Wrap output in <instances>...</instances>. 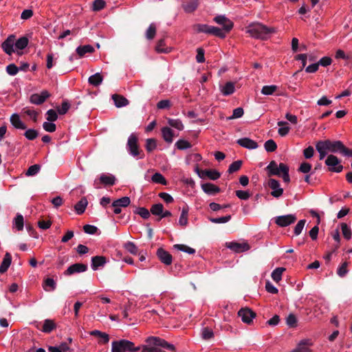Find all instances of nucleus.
Returning a JSON list of instances; mask_svg holds the SVG:
<instances>
[{
    "mask_svg": "<svg viewBox=\"0 0 352 352\" xmlns=\"http://www.w3.org/2000/svg\"><path fill=\"white\" fill-rule=\"evenodd\" d=\"M161 131L164 140L168 144H171L174 137L173 131L170 127L164 126L162 128Z\"/></svg>",
    "mask_w": 352,
    "mask_h": 352,
    "instance_id": "nucleus-24",
    "label": "nucleus"
},
{
    "mask_svg": "<svg viewBox=\"0 0 352 352\" xmlns=\"http://www.w3.org/2000/svg\"><path fill=\"white\" fill-rule=\"evenodd\" d=\"M156 34V26L154 23L150 24L148 26L146 32V37L148 40H152L154 38Z\"/></svg>",
    "mask_w": 352,
    "mask_h": 352,
    "instance_id": "nucleus-51",
    "label": "nucleus"
},
{
    "mask_svg": "<svg viewBox=\"0 0 352 352\" xmlns=\"http://www.w3.org/2000/svg\"><path fill=\"white\" fill-rule=\"evenodd\" d=\"M146 343L148 345H153L156 347L160 346L162 348L166 349L170 351H175V347L173 344L168 343L164 339H162L158 337H149L146 339Z\"/></svg>",
    "mask_w": 352,
    "mask_h": 352,
    "instance_id": "nucleus-8",
    "label": "nucleus"
},
{
    "mask_svg": "<svg viewBox=\"0 0 352 352\" xmlns=\"http://www.w3.org/2000/svg\"><path fill=\"white\" fill-rule=\"evenodd\" d=\"M103 80V77L100 73H96L88 78V82L90 85L98 87L99 86Z\"/></svg>",
    "mask_w": 352,
    "mask_h": 352,
    "instance_id": "nucleus-34",
    "label": "nucleus"
},
{
    "mask_svg": "<svg viewBox=\"0 0 352 352\" xmlns=\"http://www.w3.org/2000/svg\"><path fill=\"white\" fill-rule=\"evenodd\" d=\"M165 41L164 38L160 39L157 43L155 50L159 53H168L170 52V50L165 47Z\"/></svg>",
    "mask_w": 352,
    "mask_h": 352,
    "instance_id": "nucleus-43",
    "label": "nucleus"
},
{
    "mask_svg": "<svg viewBox=\"0 0 352 352\" xmlns=\"http://www.w3.org/2000/svg\"><path fill=\"white\" fill-rule=\"evenodd\" d=\"M348 265V262L345 261L338 268L337 274L339 276L344 277L347 274Z\"/></svg>",
    "mask_w": 352,
    "mask_h": 352,
    "instance_id": "nucleus-61",
    "label": "nucleus"
},
{
    "mask_svg": "<svg viewBox=\"0 0 352 352\" xmlns=\"http://www.w3.org/2000/svg\"><path fill=\"white\" fill-rule=\"evenodd\" d=\"M267 175L268 177L272 176H279L282 177L283 180L286 182V164L284 163H280L278 165L277 163L272 160L270 162L267 166L265 168Z\"/></svg>",
    "mask_w": 352,
    "mask_h": 352,
    "instance_id": "nucleus-5",
    "label": "nucleus"
},
{
    "mask_svg": "<svg viewBox=\"0 0 352 352\" xmlns=\"http://www.w3.org/2000/svg\"><path fill=\"white\" fill-rule=\"evenodd\" d=\"M124 249L129 253L136 255L138 254V248L133 242L128 241L124 244Z\"/></svg>",
    "mask_w": 352,
    "mask_h": 352,
    "instance_id": "nucleus-38",
    "label": "nucleus"
},
{
    "mask_svg": "<svg viewBox=\"0 0 352 352\" xmlns=\"http://www.w3.org/2000/svg\"><path fill=\"white\" fill-rule=\"evenodd\" d=\"M213 21L222 25V28L228 32H230L234 26L233 22L224 15H217L213 19Z\"/></svg>",
    "mask_w": 352,
    "mask_h": 352,
    "instance_id": "nucleus-11",
    "label": "nucleus"
},
{
    "mask_svg": "<svg viewBox=\"0 0 352 352\" xmlns=\"http://www.w3.org/2000/svg\"><path fill=\"white\" fill-rule=\"evenodd\" d=\"M341 228H342V234H343L344 237L346 239H348V240L350 239L351 237V234H352L351 228L345 223H341Z\"/></svg>",
    "mask_w": 352,
    "mask_h": 352,
    "instance_id": "nucleus-56",
    "label": "nucleus"
},
{
    "mask_svg": "<svg viewBox=\"0 0 352 352\" xmlns=\"http://www.w3.org/2000/svg\"><path fill=\"white\" fill-rule=\"evenodd\" d=\"M111 98L118 108L125 107L129 104V100L122 95L115 94Z\"/></svg>",
    "mask_w": 352,
    "mask_h": 352,
    "instance_id": "nucleus-26",
    "label": "nucleus"
},
{
    "mask_svg": "<svg viewBox=\"0 0 352 352\" xmlns=\"http://www.w3.org/2000/svg\"><path fill=\"white\" fill-rule=\"evenodd\" d=\"M316 148L320 154V160H323L327 155V150L324 148L320 141L317 142Z\"/></svg>",
    "mask_w": 352,
    "mask_h": 352,
    "instance_id": "nucleus-50",
    "label": "nucleus"
},
{
    "mask_svg": "<svg viewBox=\"0 0 352 352\" xmlns=\"http://www.w3.org/2000/svg\"><path fill=\"white\" fill-rule=\"evenodd\" d=\"M135 213L138 214L143 219H147L150 217L151 212L144 207H140L135 210Z\"/></svg>",
    "mask_w": 352,
    "mask_h": 352,
    "instance_id": "nucleus-55",
    "label": "nucleus"
},
{
    "mask_svg": "<svg viewBox=\"0 0 352 352\" xmlns=\"http://www.w3.org/2000/svg\"><path fill=\"white\" fill-rule=\"evenodd\" d=\"M156 255L161 263L166 265H170L173 262L172 255L163 248L157 250Z\"/></svg>",
    "mask_w": 352,
    "mask_h": 352,
    "instance_id": "nucleus-13",
    "label": "nucleus"
},
{
    "mask_svg": "<svg viewBox=\"0 0 352 352\" xmlns=\"http://www.w3.org/2000/svg\"><path fill=\"white\" fill-rule=\"evenodd\" d=\"M106 2L104 0H94L92 9L94 11H100L104 8Z\"/></svg>",
    "mask_w": 352,
    "mask_h": 352,
    "instance_id": "nucleus-58",
    "label": "nucleus"
},
{
    "mask_svg": "<svg viewBox=\"0 0 352 352\" xmlns=\"http://www.w3.org/2000/svg\"><path fill=\"white\" fill-rule=\"evenodd\" d=\"M298 326V320L294 314H289L287 316V327L295 328Z\"/></svg>",
    "mask_w": 352,
    "mask_h": 352,
    "instance_id": "nucleus-53",
    "label": "nucleus"
},
{
    "mask_svg": "<svg viewBox=\"0 0 352 352\" xmlns=\"http://www.w3.org/2000/svg\"><path fill=\"white\" fill-rule=\"evenodd\" d=\"M311 167L312 166H311V164H309L307 162H303L300 164L298 170L300 173H308L309 172L311 171Z\"/></svg>",
    "mask_w": 352,
    "mask_h": 352,
    "instance_id": "nucleus-62",
    "label": "nucleus"
},
{
    "mask_svg": "<svg viewBox=\"0 0 352 352\" xmlns=\"http://www.w3.org/2000/svg\"><path fill=\"white\" fill-rule=\"evenodd\" d=\"M195 171L198 174L199 177L202 179L208 177L209 179H210L212 180H217L221 176L220 173L216 170H212V169L200 170L198 166H197L195 167Z\"/></svg>",
    "mask_w": 352,
    "mask_h": 352,
    "instance_id": "nucleus-9",
    "label": "nucleus"
},
{
    "mask_svg": "<svg viewBox=\"0 0 352 352\" xmlns=\"http://www.w3.org/2000/svg\"><path fill=\"white\" fill-rule=\"evenodd\" d=\"M264 148L267 152L272 153L276 150L277 145L274 140L270 139L265 142Z\"/></svg>",
    "mask_w": 352,
    "mask_h": 352,
    "instance_id": "nucleus-47",
    "label": "nucleus"
},
{
    "mask_svg": "<svg viewBox=\"0 0 352 352\" xmlns=\"http://www.w3.org/2000/svg\"><path fill=\"white\" fill-rule=\"evenodd\" d=\"M24 136L28 140H34L38 136V132L36 129H29L25 131Z\"/></svg>",
    "mask_w": 352,
    "mask_h": 352,
    "instance_id": "nucleus-46",
    "label": "nucleus"
},
{
    "mask_svg": "<svg viewBox=\"0 0 352 352\" xmlns=\"http://www.w3.org/2000/svg\"><path fill=\"white\" fill-rule=\"evenodd\" d=\"M157 148V142L154 138H148L146 140L145 148L148 153H151Z\"/></svg>",
    "mask_w": 352,
    "mask_h": 352,
    "instance_id": "nucleus-42",
    "label": "nucleus"
},
{
    "mask_svg": "<svg viewBox=\"0 0 352 352\" xmlns=\"http://www.w3.org/2000/svg\"><path fill=\"white\" fill-rule=\"evenodd\" d=\"M242 164L241 160L234 161L230 165L228 170V173L231 174L238 171L241 168Z\"/></svg>",
    "mask_w": 352,
    "mask_h": 352,
    "instance_id": "nucleus-54",
    "label": "nucleus"
},
{
    "mask_svg": "<svg viewBox=\"0 0 352 352\" xmlns=\"http://www.w3.org/2000/svg\"><path fill=\"white\" fill-rule=\"evenodd\" d=\"M56 328V324L54 320L46 319L44 320L41 331L44 333H50Z\"/></svg>",
    "mask_w": 352,
    "mask_h": 352,
    "instance_id": "nucleus-31",
    "label": "nucleus"
},
{
    "mask_svg": "<svg viewBox=\"0 0 352 352\" xmlns=\"http://www.w3.org/2000/svg\"><path fill=\"white\" fill-rule=\"evenodd\" d=\"M141 349L135 346L133 342L122 339L112 342L111 352H137Z\"/></svg>",
    "mask_w": 352,
    "mask_h": 352,
    "instance_id": "nucleus-2",
    "label": "nucleus"
},
{
    "mask_svg": "<svg viewBox=\"0 0 352 352\" xmlns=\"http://www.w3.org/2000/svg\"><path fill=\"white\" fill-rule=\"evenodd\" d=\"M274 32L273 28H269L261 23L250 24L247 28V33L251 36L262 40L267 39Z\"/></svg>",
    "mask_w": 352,
    "mask_h": 352,
    "instance_id": "nucleus-1",
    "label": "nucleus"
},
{
    "mask_svg": "<svg viewBox=\"0 0 352 352\" xmlns=\"http://www.w3.org/2000/svg\"><path fill=\"white\" fill-rule=\"evenodd\" d=\"M24 227V219L22 214H17L12 222V228L17 231H21Z\"/></svg>",
    "mask_w": 352,
    "mask_h": 352,
    "instance_id": "nucleus-28",
    "label": "nucleus"
},
{
    "mask_svg": "<svg viewBox=\"0 0 352 352\" xmlns=\"http://www.w3.org/2000/svg\"><path fill=\"white\" fill-rule=\"evenodd\" d=\"M88 201L86 197L81 198L80 200L78 201L74 206V209L76 213L78 214H82V213H84Z\"/></svg>",
    "mask_w": 352,
    "mask_h": 352,
    "instance_id": "nucleus-30",
    "label": "nucleus"
},
{
    "mask_svg": "<svg viewBox=\"0 0 352 352\" xmlns=\"http://www.w3.org/2000/svg\"><path fill=\"white\" fill-rule=\"evenodd\" d=\"M174 248L182 252H184L186 253H188L189 254H193L195 253V250L194 248H192L184 244H175L174 245Z\"/></svg>",
    "mask_w": 352,
    "mask_h": 352,
    "instance_id": "nucleus-41",
    "label": "nucleus"
},
{
    "mask_svg": "<svg viewBox=\"0 0 352 352\" xmlns=\"http://www.w3.org/2000/svg\"><path fill=\"white\" fill-rule=\"evenodd\" d=\"M268 186L272 190L271 195L274 197H278L283 193V189L280 187L279 182L274 179H270L267 182Z\"/></svg>",
    "mask_w": 352,
    "mask_h": 352,
    "instance_id": "nucleus-16",
    "label": "nucleus"
},
{
    "mask_svg": "<svg viewBox=\"0 0 352 352\" xmlns=\"http://www.w3.org/2000/svg\"><path fill=\"white\" fill-rule=\"evenodd\" d=\"M87 270V265L84 263H75L70 265L64 272L66 276L72 275L74 273L84 272Z\"/></svg>",
    "mask_w": 352,
    "mask_h": 352,
    "instance_id": "nucleus-17",
    "label": "nucleus"
},
{
    "mask_svg": "<svg viewBox=\"0 0 352 352\" xmlns=\"http://www.w3.org/2000/svg\"><path fill=\"white\" fill-rule=\"evenodd\" d=\"M238 316L241 317V320L246 323L250 324L253 318L256 317V314L250 308H241L238 311Z\"/></svg>",
    "mask_w": 352,
    "mask_h": 352,
    "instance_id": "nucleus-12",
    "label": "nucleus"
},
{
    "mask_svg": "<svg viewBox=\"0 0 352 352\" xmlns=\"http://www.w3.org/2000/svg\"><path fill=\"white\" fill-rule=\"evenodd\" d=\"M168 124L173 128L177 129L179 131H182L184 129V124L179 119H168Z\"/></svg>",
    "mask_w": 352,
    "mask_h": 352,
    "instance_id": "nucleus-39",
    "label": "nucleus"
},
{
    "mask_svg": "<svg viewBox=\"0 0 352 352\" xmlns=\"http://www.w3.org/2000/svg\"><path fill=\"white\" fill-rule=\"evenodd\" d=\"M236 142L241 146L248 149H255L258 147L257 142L248 138H240L237 140Z\"/></svg>",
    "mask_w": 352,
    "mask_h": 352,
    "instance_id": "nucleus-20",
    "label": "nucleus"
},
{
    "mask_svg": "<svg viewBox=\"0 0 352 352\" xmlns=\"http://www.w3.org/2000/svg\"><path fill=\"white\" fill-rule=\"evenodd\" d=\"M28 38L26 36H22L18 40L15 41L14 45L16 50H22L28 46Z\"/></svg>",
    "mask_w": 352,
    "mask_h": 352,
    "instance_id": "nucleus-36",
    "label": "nucleus"
},
{
    "mask_svg": "<svg viewBox=\"0 0 352 352\" xmlns=\"http://www.w3.org/2000/svg\"><path fill=\"white\" fill-rule=\"evenodd\" d=\"M43 289L47 291H53L56 289V282L52 278H47L43 285Z\"/></svg>",
    "mask_w": 352,
    "mask_h": 352,
    "instance_id": "nucleus-37",
    "label": "nucleus"
},
{
    "mask_svg": "<svg viewBox=\"0 0 352 352\" xmlns=\"http://www.w3.org/2000/svg\"><path fill=\"white\" fill-rule=\"evenodd\" d=\"M324 163L328 166L329 171L340 173L343 170V166L340 164L341 160L334 155H329Z\"/></svg>",
    "mask_w": 352,
    "mask_h": 352,
    "instance_id": "nucleus-6",
    "label": "nucleus"
},
{
    "mask_svg": "<svg viewBox=\"0 0 352 352\" xmlns=\"http://www.w3.org/2000/svg\"><path fill=\"white\" fill-rule=\"evenodd\" d=\"M126 148L129 154L134 157L143 159L144 154L140 150L138 144V138L135 133H131L127 140Z\"/></svg>",
    "mask_w": 352,
    "mask_h": 352,
    "instance_id": "nucleus-4",
    "label": "nucleus"
},
{
    "mask_svg": "<svg viewBox=\"0 0 352 352\" xmlns=\"http://www.w3.org/2000/svg\"><path fill=\"white\" fill-rule=\"evenodd\" d=\"M107 263V258L104 256H95L91 258V268L97 270L100 267H103Z\"/></svg>",
    "mask_w": 352,
    "mask_h": 352,
    "instance_id": "nucleus-22",
    "label": "nucleus"
},
{
    "mask_svg": "<svg viewBox=\"0 0 352 352\" xmlns=\"http://www.w3.org/2000/svg\"><path fill=\"white\" fill-rule=\"evenodd\" d=\"M153 182L162 185H166L167 182L165 177L160 173H155L151 177Z\"/></svg>",
    "mask_w": 352,
    "mask_h": 352,
    "instance_id": "nucleus-45",
    "label": "nucleus"
},
{
    "mask_svg": "<svg viewBox=\"0 0 352 352\" xmlns=\"http://www.w3.org/2000/svg\"><path fill=\"white\" fill-rule=\"evenodd\" d=\"M76 51L80 57H82L87 53H89V54L93 53L95 50L92 45H85L78 46L76 48Z\"/></svg>",
    "mask_w": 352,
    "mask_h": 352,
    "instance_id": "nucleus-29",
    "label": "nucleus"
},
{
    "mask_svg": "<svg viewBox=\"0 0 352 352\" xmlns=\"http://www.w3.org/2000/svg\"><path fill=\"white\" fill-rule=\"evenodd\" d=\"M285 270L284 267H278L275 269L272 273V279L278 283L281 280L282 274Z\"/></svg>",
    "mask_w": 352,
    "mask_h": 352,
    "instance_id": "nucleus-49",
    "label": "nucleus"
},
{
    "mask_svg": "<svg viewBox=\"0 0 352 352\" xmlns=\"http://www.w3.org/2000/svg\"><path fill=\"white\" fill-rule=\"evenodd\" d=\"M188 210H189V208H188V206H187L183 207V208L182 210V213H181V215H180L179 219V224L181 226L184 227L188 224Z\"/></svg>",
    "mask_w": 352,
    "mask_h": 352,
    "instance_id": "nucleus-33",
    "label": "nucleus"
},
{
    "mask_svg": "<svg viewBox=\"0 0 352 352\" xmlns=\"http://www.w3.org/2000/svg\"><path fill=\"white\" fill-rule=\"evenodd\" d=\"M15 36L11 34L8 36V38L2 43L1 47L5 53H6L8 55H11L13 52H14L13 48Z\"/></svg>",
    "mask_w": 352,
    "mask_h": 352,
    "instance_id": "nucleus-15",
    "label": "nucleus"
},
{
    "mask_svg": "<svg viewBox=\"0 0 352 352\" xmlns=\"http://www.w3.org/2000/svg\"><path fill=\"white\" fill-rule=\"evenodd\" d=\"M175 146L179 150H185L191 148V144L185 140L180 139L175 143Z\"/></svg>",
    "mask_w": 352,
    "mask_h": 352,
    "instance_id": "nucleus-48",
    "label": "nucleus"
},
{
    "mask_svg": "<svg viewBox=\"0 0 352 352\" xmlns=\"http://www.w3.org/2000/svg\"><path fill=\"white\" fill-rule=\"evenodd\" d=\"M89 333L91 336L102 337V344H107L109 341V336L107 333L102 332L99 330H94Z\"/></svg>",
    "mask_w": 352,
    "mask_h": 352,
    "instance_id": "nucleus-40",
    "label": "nucleus"
},
{
    "mask_svg": "<svg viewBox=\"0 0 352 352\" xmlns=\"http://www.w3.org/2000/svg\"><path fill=\"white\" fill-rule=\"evenodd\" d=\"M327 151L331 153H340L342 154L344 149V144L340 141H331L330 140H320Z\"/></svg>",
    "mask_w": 352,
    "mask_h": 352,
    "instance_id": "nucleus-7",
    "label": "nucleus"
},
{
    "mask_svg": "<svg viewBox=\"0 0 352 352\" xmlns=\"http://www.w3.org/2000/svg\"><path fill=\"white\" fill-rule=\"evenodd\" d=\"M41 169V166L39 164H34L30 166L25 173L26 176H34L36 175Z\"/></svg>",
    "mask_w": 352,
    "mask_h": 352,
    "instance_id": "nucleus-52",
    "label": "nucleus"
},
{
    "mask_svg": "<svg viewBox=\"0 0 352 352\" xmlns=\"http://www.w3.org/2000/svg\"><path fill=\"white\" fill-rule=\"evenodd\" d=\"M201 188L204 192L208 195H215L221 191V189L219 186L212 183L203 184L201 185Z\"/></svg>",
    "mask_w": 352,
    "mask_h": 352,
    "instance_id": "nucleus-23",
    "label": "nucleus"
},
{
    "mask_svg": "<svg viewBox=\"0 0 352 352\" xmlns=\"http://www.w3.org/2000/svg\"><path fill=\"white\" fill-rule=\"evenodd\" d=\"M69 108H70L69 102L67 100H64L62 102L60 107L58 108L57 111L60 115H65L68 111Z\"/></svg>",
    "mask_w": 352,
    "mask_h": 352,
    "instance_id": "nucleus-60",
    "label": "nucleus"
},
{
    "mask_svg": "<svg viewBox=\"0 0 352 352\" xmlns=\"http://www.w3.org/2000/svg\"><path fill=\"white\" fill-rule=\"evenodd\" d=\"M10 121L16 129L25 130L27 129L26 124L21 120L18 113H13L10 118Z\"/></svg>",
    "mask_w": 352,
    "mask_h": 352,
    "instance_id": "nucleus-18",
    "label": "nucleus"
},
{
    "mask_svg": "<svg viewBox=\"0 0 352 352\" xmlns=\"http://www.w3.org/2000/svg\"><path fill=\"white\" fill-rule=\"evenodd\" d=\"M164 209V206L162 204H155L151 206L150 212L152 214L155 216H160L162 213V210Z\"/></svg>",
    "mask_w": 352,
    "mask_h": 352,
    "instance_id": "nucleus-44",
    "label": "nucleus"
},
{
    "mask_svg": "<svg viewBox=\"0 0 352 352\" xmlns=\"http://www.w3.org/2000/svg\"><path fill=\"white\" fill-rule=\"evenodd\" d=\"M199 7V2L197 0L191 1H183L182 3V8L184 11L187 14L193 13Z\"/></svg>",
    "mask_w": 352,
    "mask_h": 352,
    "instance_id": "nucleus-19",
    "label": "nucleus"
},
{
    "mask_svg": "<svg viewBox=\"0 0 352 352\" xmlns=\"http://www.w3.org/2000/svg\"><path fill=\"white\" fill-rule=\"evenodd\" d=\"M196 30L199 33H205L210 35L215 36L220 38H225L226 34L228 33L223 28H219L215 26L208 25L207 24H197L195 25Z\"/></svg>",
    "mask_w": 352,
    "mask_h": 352,
    "instance_id": "nucleus-3",
    "label": "nucleus"
},
{
    "mask_svg": "<svg viewBox=\"0 0 352 352\" xmlns=\"http://www.w3.org/2000/svg\"><path fill=\"white\" fill-rule=\"evenodd\" d=\"M306 223L305 219L300 220L294 227V233L295 236H298L302 231Z\"/></svg>",
    "mask_w": 352,
    "mask_h": 352,
    "instance_id": "nucleus-57",
    "label": "nucleus"
},
{
    "mask_svg": "<svg viewBox=\"0 0 352 352\" xmlns=\"http://www.w3.org/2000/svg\"><path fill=\"white\" fill-rule=\"evenodd\" d=\"M99 179L100 183L104 186H113L116 183V177L110 174H102Z\"/></svg>",
    "mask_w": 352,
    "mask_h": 352,
    "instance_id": "nucleus-27",
    "label": "nucleus"
},
{
    "mask_svg": "<svg viewBox=\"0 0 352 352\" xmlns=\"http://www.w3.org/2000/svg\"><path fill=\"white\" fill-rule=\"evenodd\" d=\"M221 91L224 96H229L235 91V85L232 82H227L221 89Z\"/></svg>",
    "mask_w": 352,
    "mask_h": 352,
    "instance_id": "nucleus-32",
    "label": "nucleus"
},
{
    "mask_svg": "<svg viewBox=\"0 0 352 352\" xmlns=\"http://www.w3.org/2000/svg\"><path fill=\"white\" fill-rule=\"evenodd\" d=\"M201 336L204 340L211 339L214 337L213 331L208 327H205L202 329Z\"/></svg>",
    "mask_w": 352,
    "mask_h": 352,
    "instance_id": "nucleus-63",
    "label": "nucleus"
},
{
    "mask_svg": "<svg viewBox=\"0 0 352 352\" xmlns=\"http://www.w3.org/2000/svg\"><path fill=\"white\" fill-rule=\"evenodd\" d=\"M277 89L276 85H265L261 89V93L264 95H272Z\"/></svg>",
    "mask_w": 352,
    "mask_h": 352,
    "instance_id": "nucleus-59",
    "label": "nucleus"
},
{
    "mask_svg": "<svg viewBox=\"0 0 352 352\" xmlns=\"http://www.w3.org/2000/svg\"><path fill=\"white\" fill-rule=\"evenodd\" d=\"M131 203L130 198L129 197H122V198L118 199L113 201L111 206H120L127 207Z\"/></svg>",
    "mask_w": 352,
    "mask_h": 352,
    "instance_id": "nucleus-35",
    "label": "nucleus"
},
{
    "mask_svg": "<svg viewBox=\"0 0 352 352\" xmlns=\"http://www.w3.org/2000/svg\"><path fill=\"white\" fill-rule=\"evenodd\" d=\"M50 96V93L47 90H43L41 94L31 95L30 101L32 104L39 105L43 104Z\"/></svg>",
    "mask_w": 352,
    "mask_h": 352,
    "instance_id": "nucleus-14",
    "label": "nucleus"
},
{
    "mask_svg": "<svg viewBox=\"0 0 352 352\" xmlns=\"http://www.w3.org/2000/svg\"><path fill=\"white\" fill-rule=\"evenodd\" d=\"M226 246L236 253L244 252L250 250V246L248 243L228 242Z\"/></svg>",
    "mask_w": 352,
    "mask_h": 352,
    "instance_id": "nucleus-10",
    "label": "nucleus"
},
{
    "mask_svg": "<svg viewBox=\"0 0 352 352\" xmlns=\"http://www.w3.org/2000/svg\"><path fill=\"white\" fill-rule=\"evenodd\" d=\"M11 263L12 256L9 252H6L0 265V274H3L7 272L11 265Z\"/></svg>",
    "mask_w": 352,
    "mask_h": 352,
    "instance_id": "nucleus-25",
    "label": "nucleus"
},
{
    "mask_svg": "<svg viewBox=\"0 0 352 352\" xmlns=\"http://www.w3.org/2000/svg\"><path fill=\"white\" fill-rule=\"evenodd\" d=\"M19 71V67L14 63H11L6 67V72L10 76L16 75Z\"/></svg>",
    "mask_w": 352,
    "mask_h": 352,
    "instance_id": "nucleus-64",
    "label": "nucleus"
},
{
    "mask_svg": "<svg viewBox=\"0 0 352 352\" xmlns=\"http://www.w3.org/2000/svg\"><path fill=\"white\" fill-rule=\"evenodd\" d=\"M312 343L309 340H302L296 346V347L290 352H311L309 346Z\"/></svg>",
    "mask_w": 352,
    "mask_h": 352,
    "instance_id": "nucleus-21",
    "label": "nucleus"
}]
</instances>
